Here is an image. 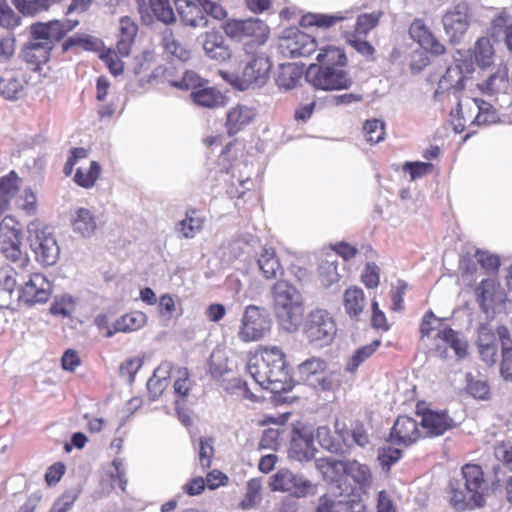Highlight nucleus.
I'll use <instances>...</instances> for the list:
<instances>
[{
  "instance_id": "nucleus-1",
  "label": "nucleus",
  "mask_w": 512,
  "mask_h": 512,
  "mask_svg": "<svg viewBox=\"0 0 512 512\" xmlns=\"http://www.w3.org/2000/svg\"><path fill=\"white\" fill-rule=\"evenodd\" d=\"M247 369L260 387L274 394L291 391L294 387L286 355L279 346H259L250 356Z\"/></svg>"
},
{
  "instance_id": "nucleus-2",
  "label": "nucleus",
  "mask_w": 512,
  "mask_h": 512,
  "mask_svg": "<svg viewBox=\"0 0 512 512\" xmlns=\"http://www.w3.org/2000/svg\"><path fill=\"white\" fill-rule=\"evenodd\" d=\"M464 488L457 480H451L447 487L449 504L456 511L482 508L486 504L488 483L480 464L466 463L461 467Z\"/></svg>"
},
{
  "instance_id": "nucleus-3",
  "label": "nucleus",
  "mask_w": 512,
  "mask_h": 512,
  "mask_svg": "<svg viewBox=\"0 0 512 512\" xmlns=\"http://www.w3.org/2000/svg\"><path fill=\"white\" fill-rule=\"evenodd\" d=\"M273 306L279 323L289 332L295 331L304 313L302 296L288 281L278 280L272 286Z\"/></svg>"
},
{
  "instance_id": "nucleus-4",
  "label": "nucleus",
  "mask_w": 512,
  "mask_h": 512,
  "mask_svg": "<svg viewBox=\"0 0 512 512\" xmlns=\"http://www.w3.org/2000/svg\"><path fill=\"white\" fill-rule=\"evenodd\" d=\"M336 334V320L327 309L315 308L307 314L302 335L310 346L326 347L334 341Z\"/></svg>"
},
{
  "instance_id": "nucleus-5",
  "label": "nucleus",
  "mask_w": 512,
  "mask_h": 512,
  "mask_svg": "<svg viewBox=\"0 0 512 512\" xmlns=\"http://www.w3.org/2000/svg\"><path fill=\"white\" fill-rule=\"evenodd\" d=\"M225 35L239 42L263 45L269 37L268 25L259 18L228 19L222 24Z\"/></svg>"
},
{
  "instance_id": "nucleus-6",
  "label": "nucleus",
  "mask_w": 512,
  "mask_h": 512,
  "mask_svg": "<svg viewBox=\"0 0 512 512\" xmlns=\"http://www.w3.org/2000/svg\"><path fill=\"white\" fill-rule=\"evenodd\" d=\"M306 80L314 88L323 91L345 90L352 85V79L346 67L310 64L306 71Z\"/></svg>"
},
{
  "instance_id": "nucleus-7",
  "label": "nucleus",
  "mask_w": 512,
  "mask_h": 512,
  "mask_svg": "<svg viewBox=\"0 0 512 512\" xmlns=\"http://www.w3.org/2000/svg\"><path fill=\"white\" fill-rule=\"evenodd\" d=\"M415 414L420 418L424 438H436L455 427V422L446 409H433L424 401H418Z\"/></svg>"
},
{
  "instance_id": "nucleus-8",
  "label": "nucleus",
  "mask_w": 512,
  "mask_h": 512,
  "mask_svg": "<svg viewBox=\"0 0 512 512\" xmlns=\"http://www.w3.org/2000/svg\"><path fill=\"white\" fill-rule=\"evenodd\" d=\"M271 330V321L266 311L255 305L246 307L238 337L243 342H253L264 338Z\"/></svg>"
},
{
  "instance_id": "nucleus-9",
  "label": "nucleus",
  "mask_w": 512,
  "mask_h": 512,
  "mask_svg": "<svg viewBox=\"0 0 512 512\" xmlns=\"http://www.w3.org/2000/svg\"><path fill=\"white\" fill-rule=\"evenodd\" d=\"M78 25L79 21L72 19L38 22L30 26V35L34 40L49 43L51 48H54L55 43L63 40Z\"/></svg>"
},
{
  "instance_id": "nucleus-10",
  "label": "nucleus",
  "mask_w": 512,
  "mask_h": 512,
  "mask_svg": "<svg viewBox=\"0 0 512 512\" xmlns=\"http://www.w3.org/2000/svg\"><path fill=\"white\" fill-rule=\"evenodd\" d=\"M432 350L436 356L446 359L448 349L452 348L456 356L461 359L467 355L468 344L459 337L458 332L448 325H441L433 336Z\"/></svg>"
},
{
  "instance_id": "nucleus-11",
  "label": "nucleus",
  "mask_w": 512,
  "mask_h": 512,
  "mask_svg": "<svg viewBox=\"0 0 512 512\" xmlns=\"http://www.w3.org/2000/svg\"><path fill=\"white\" fill-rule=\"evenodd\" d=\"M52 293V284L41 273H34L17 292V302L32 306L46 303Z\"/></svg>"
},
{
  "instance_id": "nucleus-12",
  "label": "nucleus",
  "mask_w": 512,
  "mask_h": 512,
  "mask_svg": "<svg viewBox=\"0 0 512 512\" xmlns=\"http://www.w3.org/2000/svg\"><path fill=\"white\" fill-rule=\"evenodd\" d=\"M421 439H425L420 422L414 418L407 415H400L396 418L390 433L389 440L391 443L409 447L420 441Z\"/></svg>"
},
{
  "instance_id": "nucleus-13",
  "label": "nucleus",
  "mask_w": 512,
  "mask_h": 512,
  "mask_svg": "<svg viewBox=\"0 0 512 512\" xmlns=\"http://www.w3.org/2000/svg\"><path fill=\"white\" fill-rule=\"evenodd\" d=\"M272 62L264 53L254 54L245 64L241 75V88L261 87L269 79Z\"/></svg>"
},
{
  "instance_id": "nucleus-14",
  "label": "nucleus",
  "mask_w": 512,
  "mask_h": 512,
  "mask_svg": "<svg viewBox=\"0 0 512 512\" xmlns=\"http://www.w3.org/2000/svg\"><path fill=\"white\" fill-rule=\"evenodd\" d=\"M316 451L312 429L303 424L294 426L288 451L289 457L300 462L309 461L315 456Z\"/></svg>"
},
{
  "instance_id": "nucleus-15",
  "label": "nucleus",
  "mask_w": 512,
  "mask_h": 512,
  "mask_svg": "<svg viewBox=\"0 0 512 512\" xmlns=\"http://www.w3.org/2000/svg\"><path fill=\"white\" fill-rule=\"evenodd\" d=\"M269 487L272 491L289 492L303 497L310 493L312 483L288 469H280L271 477Z\"/></svg>"
},
{
  "instance_id": "nucleus-16",
  "label": "nucleus",
  "mask_w": 512,
  "mask_h": 512,
  "mask_svg": "<svg viewBox=\"0 0 512 512\" xmlns=\"http://www.w3.org/2000/svg\"><path fill=\"white\" fill-rule=\"evenodd\" d=\"M408 33L414 42L431 55L441 56L446 52L445 45L439 41L423 19H414L409 26Z\"/></svg>"
},
{
  "instance_id": "nucleus-17",
  "label": "nucleus",
  "mask_w": 512,
  "mask_h": 512,
  "mask_svg": "<svg viewBox=\"0 0 512 512\" xmlns=\"http://www.w3.org/2000/svg\"><path fill=\"white\" fill-rule=\"evenodd\" d=\"M280 46L290 57H307L317 50V41L314 37L296 29L290 30L282 38Z\"/></svg>"
},
{
  "instance_id": "nucleus-18",
  "label": "nucleus",
  "mask_w": 512,
  "mask_h": 512,
  "mask_svg": "<svg viewBox=\"0 0 512 512\" xmlns=\"http://www.w3.org/2000/svg\"><path fill=\"white\" fill-rule=\"evenodd\" d=\"M52 50L49 43L34 40L30 36V40L23 46L22 58L28 69L41 74L50 60Z\"/></svg>"
},
{
  "instance_id": "nucleus-19",
  "label": "nucleus",
  "mask_w": 512,
  "mask_h": 512,
  "mask_svg": "<svg viewBox=\"0 0 512 512\" xmlns=\"http://www.w3.org/2000/svg\"><path fill=\"white\" fill-rule=\"evenodd\" d=\"M442 23L449 41L460 42L469 27L467 7L459 4L453 10L447 11L442 18Z\"/></svg>"
},
{
  "instance_id": "nucleus-20",
  "label": "nucleus",
  "mask_w": 512,
  "mask_h": 512,
  "mask_svg": "<svg viewBox=\"0 0 512 512\" xmlns=\"http://www.w3.org/2000/svg\"><path fill=\"white\" fill-rule=\"evenodd\" d=\"M32 247L36 255V260L43 266H51L58 260L60 249L51 234L44 231L37 232Z\"/></svg>"
},
{
  "instance_id": "nucleus-21",
  "label": "nucleus",
  "mask_w": 512,
  "mask_h": 512,
  "mask_svg": "<svg viewBox=\"0 0 512 512\" xmlns=\"http://www.w3.org/2000/svg\"><path fill=\"white\" fill-rule=\"evenodd\" d=\"M202 39L204 52L209 58L225 62L232 57V51L219 31H206L202 34Z\"/></svg>"
},
{
  "instance_id": "nucleus-22",
  "label": "nucleus",
  "mask_w": 512,
  "mask_h": 512,
  "mask_svg": "<svg viewBox=\"0 0 512 512\" xmlns=\"http://www.w3.org/2000/svg\"><path fill=\"white\" fill-rule=\"evenodd\" d=\"M498 342L500 341L497 331L480 329L476 345L481 360L489 366L495 365L498 361Z\"/></svg>"
},
{
  "instance_id": "nucleus-23",
  "label": "nucleus",
  "mask_w": 512,
  "mask_h": 512,
  "mask_svg": "<svg viewBox=\"0 0 512 512\" xmlns=\"http://www.w3.org/2000/svg\"><path fill=\"white\" fill-rule=\"evenodd\" d=\"M174 3L181 21L186 26L197 28L207 25L208 19L203 8L195 0H175Z\"/></svg>"
},
{
  "instance_id": "nucleus-24",
  "label": "nucleus",
  "mask_w": 512,
  "mask_h": 512,
  "mask_svg": "<svg viewBox=\"0 0 512 512\" xmlns=\"http://www.w3.org/2000/svg\"><path fill=\"white\" fill-rule=\"evenodd\" d=\"M256 113L252 107L237 104L227 112L225 127L229 136H234L252 122Z\"/></svg>"
},
{
  "instance_id": "nucleus-25",
  "label": "nucleus",
  "mask_w": 512,
  "mask_h": 512,
  "mask_svg": "<svg viewBox=\"0 0 512 512\" xmlns=\"http://www.w3.org/2000/svg\"><path fill=\"white\" fill-rule=\"evenodd\" d=\"M16 270L7 265L0 268V308H11L17 302Z\"/></svg>"
},
{
  "instance_id": "nucleus-26",
  "label": "nucleus",
  "mask_w": 512,
  "mask_h": 512,
  "mask_svg": "<svg viewBox=\"0 0 512 512\" xmlns=\"http://www.w3.org/2000/svg\"><path fill=\"white\" fill-rule=\"evenodd\" d=\"M342 304L347 316L354 321H359L367 306L364 291L358 286L348 287L343 293Z\"/></svg>"
},
{
  "instance_id": "nucleus-27",
  "label": "nucleus",
  "mask_w": 512,
  "mask_h": 512,
  "mask_svg": "<svg viewBox=\"0 0 512 512\" xmlns=\"http://www.w3.org/2000/svg\"><path fill=\"white\" fill-rule=\"evenodd\" d=\"M257 266L266 280H273L284 274V268L273 247L262 248L257 257Z\"/></svg>"
},
{
  "instance_id": "nucleus-28",
  "label": "nucleus",
  "mask_w": 512,
  "mask_h": 512,
  "mask_svg": "<svg viewBox=\"0 0 512 512\" xmlns=\"http://www.w3.org/2000/svg\"><path fill=\"white\" fill-rule=\"evenodd\" d=\"M172 368L171 362L163 361L156 367L153 375L148 379L146 386L151 401L157 400L166 390Z\"/></svg>"
},
{
  "instance_id": "nucleus-29",
  "label": "nucleus",
  "mask_w": 512,
  "mask_h": 512,
  "mask_svg": "<svg viewBox=\"0 0 512 512\" xmlns=\"http://www.w3.org/2000/svg\"><path fill=\"white\" fill-rule=\"evenodd\" d=\"M175 67L169 64L163 68L162 75L165 80L172 86L180 90L196 91L202 84H208L206 79L201 78L194 71H185L180 79L173 76Z\"/></svg>"
},
{
  "instance_id": "nucleus-30",
  "label": "nucleus",
  "mask_w": 512,
  "mask_h": 512,
  "mask_svg": "<svg viewBox=\"0 0 512 512\" xmlns=\"http://www.w3.org/2000/svg\"><path fill=\"white\" fill-rule=\"evenodd\" d=\"M501 345L500 374L506 381H512V337L505 325L497 327Z\"/></svg>"
},
{
  "instance_id": "nucleus-31",
  "label": "nucleus",
  "mask_w": 512,
  "mask_h": 512,
  "mask_svg": "<svg viewBox=\"0 0 512 512\" xmlns=\"http://www.w3.org/2000/svg\"><path fill=\"white\" fill-rule=\"evenodd\" d=\"M190 97L194 104L209 109L222 107L226 104V97L222 92L207 84H202L199 89L192 91Z\"/></svg>"
},
{
  "instance_id": "nucleus-32",
  "label": "nucleus",
  "mask_w": 512,
  "mask_h": 512,
  "mask_svg": "<svg viewBox=\"0 0 512 512\" xmlns=\"http://www.w3.org/2000/svg\"><path fill=\"white\" fill-rule=\"evenodd\" d=\"M138 32L137 23L129 16L120 18L119 34L116 43L120 55L128 56Z\"/></svg>"
},
{
  "instance_id": "nucleus-33",
  "label": "nucleus",
  "mask_w": 512,
  "mask_h": 512,
  "mask_svg": "<svg viewBox=\"0 0 512 512\" xmlns=\"http://www.w3.org/2000/svg\"><path fill=\"white\" fill-rule=\"evenodd\" d=\"M194 383L190 379L188 368L179 367L177 369V377L173 383V390L176 396L175 408L178 410L180 406L187 403L188 397L192 391Z\"/></svg>"
},
{
  "instance_id": "nucleus-34",
  "label": "nucleus",
  "mask_w": 512,
  "mask_h": 512,
  "mask_svg": "<svg viewBox=\"0 0 512 512\" xmlns=\"http://www.w3.org/2000/svg\"><path fill=\"white\" fill-rule=\"evenodd\" d=\"M20 178L15 171L0 177V217L8 210L11 199L19 190Z\"/></svg>"
},
{
  "instance_id": "nucleus-35",
  "label": "nucleus",
  "mask_w": 512,
  "mask_h": 512,
  "mask_svg": "<svg viewBox=\"0 0 512 512\" xmlns=\"http://www.w3.org/2000/svg\"><path fill=\"white\" fill-rule=\"evenodd\" d=\"M316 66L347 67L348 58L343 48L326 45L319 49Z\"/></svg>"
},
{
  "instance_id": "nucleus-36",
  "label": "nucleus",
  "mask_w": 512,
  "mask_h": 512,
  "mask_svg": "<svg viewBox=\"0 0 512 512\" xmlns=\"http://www.w3.org/2000/svg\"><path fill=\"white\" fill-rule=\"evenodd\" d=\"M301 78V69L294 63H288L280 65L275 81L279 88L290 90L297 86Z\"/></svg>"
},
{
  "instance_id": "nucleus-37",
  "label": "nucleus",
  "mask_w": 512,
  "mask_h": 512,
  "mask_svg": "<svg viewBox=\"0 0 512 512\" xmlns=\"http://www.w3.org/2000/svg\"><path fill=\"white\" fill-rule=\"evenodd\" d=\"M205 223V218L197 209H189L186 216L178 223V229L184 238H194Z\"/></svg>"
},
{
  "instance_id": "nucleus-38",
  "label": "nucleus",
  "mask_w": 512,
  "mask_h": 512,
  "mask_svg": "<svg viewBox=\"0 0 512 512\" xmlns=\"http://www.w3.org/2000/svg\"><path fill=\"white\" fill-rule=\"evenodd\" d=\"M473 57L481 68L490 67L494 63L495 49L488 37H480L474 44Z\"/></svg>"
},
{
  "instance_id": "nucleus-39",
  "label": "nucleus",
  "mask_w": 512,
  "mask_h": 512,
  "mask_svg": "<svg viewBox=\"0 0 512 512\" xmlns=\"http://www.w3.org/2000/svg\"><path fill=\"white\" fill-rule=\"evenodd\" d=\"M71 223L73 230L84 237L92 235L96 230L95 217L87 208H78Z\"/></svg>"
},
{
  "instance_id": "nucleus-40",
  "label": "nucleus",
  "mask_w": 512,
  "mask_h": 512,
  "mask_svg": "<svg viewBox=\"0 0 512 512\" xmlns=\"http://www.w3.org/2000/svg\"><path fill=\"white\" fill-rule=\"evenodd\" d=\"M344 474L350 476L361 487H368L372 483L369 466L356 460L344 461Z\"/></svg>"
},
{
  "instance_id": "nucleus-41",
  "label": "nucleus",
  "mask_w": 512,
  "mask_h": 512,
  "mask_svg": "<svg viewBox=\"0 0 512 512\" xmlns=\"http://www.w3.org/2000/svg\"><path fill=\"white\" fill-rule=\"evenodd\" d=\"M60 0H13L14 7L24 16H35L59 3Z\"/></svg>"
},
{
  "instance_id": "nucleus-42",
  "label": "nucleus",
  "mask_w": 512,
  "mask_h": 512,
  "mask_svg": "<svg viewBox=\"0 0 512 512\" xmlns=\"http://www.w3.org/2000/svg\"><path fill=\"white\" fill-rule=\"evenodd\" d=\"M101 165L97 161H91L88 168L79 167L74 175V182L82 188H92L101 174Z\"/></svg>"
},
{
  "instance_id": "nucleus-43",
  "label": "nucleus",
  "mask_w": 512,
  "mask_h": 512,
  "mask_svg": "<svg viewBox=\"0 0 512 512\" xmlns=\"http://www.w3.org/2000/svg\"><path fill=\"white\" fill-rule=\"evenodd\" d=\"M162 45L166 52L183 62H186L191 58L190 50L175 38L172 30L169 28H166L162 33Z\"/></svg>"
},
{
  "instance_id": "nucleus-44",
  "label": "nucleus",
  "mask_w": 512,
  "mask_h": 512,
  "mask_svg": "<svg viewBox=\"0 0 512 512\" xmlns=\"http://www.w3.org/2000/svg\"><path fill=\"white\" fill-rule=\"evenodd\" d=\"M345 19L346 17L342 14L329 15L321 13H308L302 16L300 23L304 27L316 26L320 28H329Z\"/></svg>"
},
{
  "instance_id": "nucleus-45",
  "label": "nucleus",
  "mask_w": 512,
  "mask_h": 512,
  "mask_svg": "<svg viewBox=\"0 0 512 512\" xmlns=\"http://www.w3.org/2000/svg\"><path fill=\"white\" fill-rule=\"evenodd\" d=\"M146 323V315L139 311H134L123 315L116 320L114 324L115 332H133L142 328Z\"/></svg>"
},
{
  "instance_id": "nucleus-46",
  "label": "nucleus",
  "mask_w": 512,
  "mask_h": 512,
  "mask_svg": "<svg viewBox=\"0 0 512 512\" xmlns=\"http://www.w3.org/2000/svg\"><path fill=\"white\" fill-rule=\"evenodd\" d=\"M473 103L477 107L478 112L475 118L471 120V123L490 125L499 121V114L490 103L479 98H473Z\"/></svg>"
},
{
  "instance_id": "nucleus-47",
  "label": "nucleus",
  "mask_w": 512,
  "mask_h": 512,
  "mask_svg": "<svg viewBox=\"0 0 512 512\" xmlns=\"http://www.w3.org/2000/svg\"><path fill=\"white\" fill-rule=\"evenodd\" d=\"M327 368V363L320 357H311L298 366V373L302 380L310 381L322 375Z\"/></svg>"
},
{
  "instance_id": "nucleus-48",
  "label": "nucleus",
  "mask_w": 512,
  "mask_h": 512,
  "mask_svg": "<svg viewBox=\"0 0 512 512\" xmlns=\"http://www.w3.org/2000/svg\"><path fill=\"white\" fill-rule=\"evenodd\" d=\"M381 341L376 339L370 344L358 348L354 354L349 358L346 364L348 372H355L357 368L369 357H371L380 347Z\"/></svg>"
},
{
  "instance_id": "nucleus-49",
  "label": "nucleus",
  "mask_w": 512,
  "mask_h": 512,
  "mask_svg": "<svg viewBox=\"0 0 512 512\" xmlns=\"http://www.w3.org/2000/svg\"><path fill=\"white\" fill-rule=\"evenodd\" d=\"M148 4L152 14L158 21L166 25L176 22V16L169 0H148Z\"/></svg>"
},
{
  "instance_id": "nucleus-50",
  "label": "nucleus",
  "mask_w": 512,
  "mask_h": 512,
  "mask_svg": "<svg viewBox=\"0 0 512 512\" xmlns=\"http://www.w3.org/2000/svg\"><path fill=\"white\" fill-rule=\"evenodd\" d=\"M316 467L323 477L329 481H336L341 473H344V461L331 458H319Z\"/></svg>"
},
{
  "instance_id": "nucleus-51",
  "label": "nucleus",
  "mask_w": 512,
  "mask_h": 512,
  "mask_svg": "<svg viewBox=\"0 0 512 512\" xmlns=\"http://www.w3.org/2000/svg\"><path fill=\"white\" fill-rule=\"evenodd\" d=\"M382 16V11H373L359 15L356 20L354 32L351 34L366 36L379 24Z\"/></svg>"
},
{
  "instance_id": "nucleus-52",
  "label": "nucleus",
  "mask_w": 512,
  "mask_h": 512,
  "mask_svg": "<svg viewBox=\"0 0 512 512\" xmlns=\"http://www.w3.org/2000/svg\"><path fill=\"white\" fill-rule=\"evenodd\" d=\"M144 364V356H135L127 358L119 365V376L129 385L135 381L136 374Z\"/></svg>"
},
{
  "instance_id": "nucleus-53",
  "label": "nucleus",
  "mask_w": 512,
  "mask_h": 512,
  "mask_svg": "<svg viewBox=\"0 0 512 512\" xmlns=\"http://www.w3.org/2000/svg\"><path fill=\"white\" fill-rule=\"evenodd\" d=\"M338 265L336 261L324 260L318 267V279L322 286L328 288L339 281Z\"/></svg>"
},
{
  "instance_id": "nucleus-54",
  "label": "nucleus",
  "mask_w": 512,
  "mask_h": 512,
  "mask_svg": "<svg viewBox=\"0 0 512 512\" xmlns=\"http://www.w3.org/2000/svg\"><path fill=\"white\" fill-rule=\"evenodd\" d=\"M362 132L368 143L376 144L384 140L385 125L378 119H369L364 122Z\"/></svg>"
},
{
  "instance_id": "nucleus-55",
  "label": "nucleus",
  "mask_w": 512,
  "mask_h": 512,
  "mask_svg": "<svg viewBox=\"0 0 512 512\" xmlns=\"http://www.w3.org/2000/svg\"><path fill=\"white\" fill-rule=\"evenodd\" d=\"M123 56L120 55L118 49H106L100 53V59L105 63L111 74L114 76L121 75L124 71L122 62Z\"/></svg>"
},
{
  "instance_id": "nucleus-56",
  "label": "nucleus",
  "mask_w": 512,
  "mask_h": 512,
  "mask_svg": "<svg viewBox=\"0 0 512 512\" xmlns=\"http://www.w3.org/2000/svg\"><path fill=\"white\" fill-rule=\"evenodd\" d=\"M316 439L320 446L332 453L342 452V446L331 434L327 426H320L316 430Z\"/></svg>"
},
{
  "instance_id": "nucleus-57",
  "label": "nucleus",
  "mask_w": 512,
  "mask_h": 512,
  "mask_svg": "<svg viewBox=\"0 0 512 512\" xmlns=\"http://www.w3.org/2000/svg\"><path fill=\"white\" fill-rule=\"evenodd\" d=\"M261 483L258 479H250L247 482V489L244 498L240 502L243 510L253 508L260 499Z\"/></svg>"
},
{
  "instance_id": "nucleus-58",
  "label": "nucleus",
  "mask_w": 512,
  "mask_h": 512,
  "mask_svg": "<svg viewBox=\"0 0 512 512\" xmlns=\"http://www.w3.org/2000/svg\"><path fill=\"white\" fill-rule=\"evenodd\" d=\"M496 282L492 279H483L475 288L476 300L480 307L486 308V304L494 296Z\"/></svg>"
},
{
  "instance_id": "nucleus-59",
  "label": "nucleus",
  "mask_w": 512,
  "mask_h": 512,
  "mask_svg": "<svg viewBox=\"0 0 512 512\" xmlns=\"http://www.w3.org/2000/svg\"><path fill=\"white\" fill-rule=\"evenodd\" d=\"M464 75L459 65L448 67L445 74L442 76L440 83L447 84V88L463 89L464 88Z\"/></svg>"
},
{
  "instance_id": "nucleus-60",
  "label": "nucleus",
  "mask_w": 512,
  "mask_h": 512,
  "mask_svg": "<svg viewBox=\"0 0 512 512\" xmlns=\"http://www.w3.org/2000/svg\"><path fill=\"white\" fill-rule=\"evenodd\" d=\"M402 170L408 172L410 174V180L414 181L430 174L433 170V164L419 161L405 162L402 166Z\"/></svg>"
},
{
  "instance_id": "nucleus-61",
  "label": "nucleus",
  "mask_w": 512,
  "mask_h": 512,
  "mask_svg": "<svg viewBox=\"0 0 512 512\" xmlns=\"http://www.w3.org/2000/svg\"><path fill=\"white\" fill-rule=\"evenodd\" d=\"M507 82L506 73H495L490 75L485 81L478 84V88L485 94L493 95L500 89L501 85Z\"/></svg>"
},
{
  "instance_id": "nucleus-62",
  "label": "nucleus",
  "mask_w": 512,
  "mask_h": 512,
  "mask_svg": "<svg viewBox=\"0 0 512 512\" xmlns=\"http://www.w3.org/2000/svg\"><path fill=\"white\" fill-rule=\"evenodd\" d=\"M77 493L72 490L64 491L53 503L49 512H68L77 500Z\"/></svg>"
},
{
  "instance_id": "nucleus-63",
  "label": "nucleus",
  "mask_w": 512,
  "mask_h": 512,
  "mask_svg": "<svg viewBox=\"0 0 512 512\" xmlns=\"http://www.w3.org/2000/svg\"><path fill=\"white\" fill-rule=\"evenodd\" d=\"M346 508L343 501L329 495H323L319 498L317 512H345Z\"/></svg>"
},
{
  "instance_id": "nucleus-64",
  "label": "nucleus",
  "mask_w": 512,
  "mask_h": 512,
  "mask_svg": "<svg viewBox=\"0 0 512 512\" xmlns=\"http://www.w3.org/2000/svg\"><path fill=\"white\" fill-rule=\"evenodd\" d=\"M496 459L502 463V465L512 472V443L500 442L497 444L494 450Z\"/></svg>"
}]
</instances>
